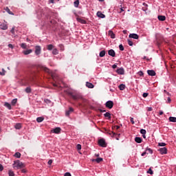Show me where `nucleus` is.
Instances as JSON below:
<instances>
[{
  "instance_id": "18",
  "label": "nucleus",
  "mask_w": 176,
  "mask_h": 176,
  "mask_svg": "<svg viewBox=\"0 0 176 176\" xmlns=\"http://www.w3.org/2000/svg\"><path fill=\"white\" fill-rule=\"evenodd\" d=\"M135 142H137L138 144H141L142 142V138H140V137H136L135 138Z\"/></svg>"
},
{
  "instance_id": "7",
  "label": "nucleus",
  "mask_w": 176,
  "mask_h": 176,
  "mask_svg": "<svg viewBox=\"0 0 176 176\" xmlns=\"http://www.w3.org/2000/svg\"><path fill=\"white\" fill-rule=\"evenodd\" d=\"M51 133H53L54 134H60V133H61V128L56 127L51 130Z\"/></svg>"
},
{
  "instance_id": "5",
  "label": "nucleus",
  "mask_w": 176,
  "mask_h": 176,
  "mask_svg": "<svg viewBox=\"0 0 176 176\" xmlns=\"http://www.w3.org/2000/svg\"><path fill=\"white\" fill-rule=\"evenodd\" d=\"M42 52V47L39 45L35 46V54L36 56H39Z\"/></svg>"
},
{
  "instance_id": "4",
  "label": "nucleus",
  "mask_w": 176,
  "mask_h": 176,
  "mask_svg": "<svg viewBox=\"0 0 176 176\" xmlns=\"http://www.w3.org/2000/svg\"><path fill=\"white\" fill-rule=\"evenodd\" d=\"M106 108L109 109H112L113 108V102L112 100H109L105 103Z\"/></svg>"
},
{
  "instance_id": "13",
  "label": "nucleus",
  "mask_w": 176,
  "mask_h": 176,
  "mask_svg": "<svg viewBox=\"0 0 176 176\" xmlns=\"http://www.w3.org/2000/svg\"><path fill=\"white\" fill-rule=\"evenodd\" d=\"M129 36V38H132L133 39H138V38H140L138 34L134 33L130 34Z\"/></svg>"
},
{
  "instance_id": "21",
  "label": "nucleus",
  "mask_w": 176,
  "mask_h": 176,
  "mask_svg": "<svg viewBox=\"0 0 176 176\" xmlns=\"http://www.w3.org/2000/svg\"><path fill=\"white\" fill-rule=\"evenodd\" d=\"M41 69H43V71H45V72H47V74H50V69H49L47 67L45 66H42Z\"/></svg>"
},
{
  "instance_id": "52",
  "label": "nucleus",
  "mask_w": 176,
  "mask_h": 176,
  "mask_svg": "<svg viewBox=\"0 0 176 176\" xmlns=\"http://www.w3.org/2000/svg\"><path fill=\"white\" fill-rule=\"evenodd\" d=\"M11 34H12L13 35H14V27H13L11 30H10Z\"/></svg>"
},
{
  "instance_id": "45",
  "label": "nucleus",
  "mask_w": 176,
  "mask_h": 176,
  "mask_svg": "<svg viewBox=\"0 0 176 176\" xmlns=\"http://www.w3.org/2000/svg\"><path fill=\"white\" fill-rule=\"evenodd\" d=\"M128 45H129V46H133V45H134V43H133V41H131V40L128 39Z\"/></svg>"
},
{
  "instance_id": "51",
  "label": "nucleus",
  "mask_w": 176,
  "mask_h": 176,
  "mask_svg": "<svg viewBox=\"0 0 176 176\" xmlns=\"http://www.w3.org/2000/svg\"><path fill=\"white\" fill-rule=\"evenodd\" d=\"M138 74H139L140 76H144V72H142V71H140L138 72Z\"/></svg>"
},
{
  "instance_id": "29",
  "label": "nucleus",
  "mask_w": 176,
  "mask_h": 176,
  "mask_svg": "<svg viewBox=\"0 0 176 176\" xmlns=\"http://www.w3.org/2000/svg\"><path fill=\"white\" fill-rule=\"evenodd\" d=\"M169 122H172L173 123H176V118L169 117Z\"/></svg>"
},
{
  "instance_id": "47",
  "label": "nucleus",
  "mask_w": 176,
  "mask_h": 176,
  "mask_svg": "<svg viewBox=\"0 0 176 176\" xmlns=\"http://www.w3.org/2000/svg\"><path fill=\"white\" fill-rule=\"evenodd\" d=\"M140 133L144 135V134H146V130L145 129H141L140 130Z\"/></svg>"
},
{
  "instance_id": "64",
  "label": "nucleus",
  "mask_w": 176,
  "mask_h": 176,
  "mask_svg": "<svg viewBox=\"0 0 176 176\" xmlns=\"http://www.w3.org/2000/svg\"><path fill=\"white\" fill-rule=\"evenodd\" d=\"M168 102H171V99L170 98H168Z\"/></svg>"
},
{
  "instance_id": "36",
  "label": "nucleus",
  "mask_w": 176,
  "mask_h": 176,
  "mask_svg": "<svg viewBox=\"0 0 176 176\" xmlns=\"http://www.w3.org/2000/svg\"><path fill=\"white\" fill-rule=\"evenodd\" d=\"M8 175L9 176H14V172L12 170H8Z\"/></svg>"
},
{
  "instance_id": "20",
  "label": "nucleus",
  "mask_w": 176,
  "mask_h": 176,
  "mask_svg": "<svg viewBox=\"0 0 176 176\" xmlns=\"http://www.w3.org/2000/svg\"><path fill=\"white\" fill-rule=\"evenodd\" d=\"M158 20H160V21H164L166 20V16H163V15H160L157 16Z\"/></svg>"
},
{
  "instance_id": "23",
  "label": "nucleus",
  "mask_w": 176,
  "mask_h": 176,
  "mask_svg": "<svg viewBox=\"0 0 176 176\" xmlns=\"http://www.w3.org/2000/svg\"><path fill=\"white\" fill-rule=\"evenodd\" d=\"M43 120H45V118H43V117H38L37 118H36V122H38V123H42V121Z\"/></svg>"
},
{
  "instance_id": "9",
  "label": "nucleus",
  "mask_w": 176,
  "mask_h": 176,
  "mask_svg": "<svg viewBox=\"0 0 176 176\" xmlns=\"http://www.w3.org/2000/svg\"><path fill=\"white\" fill-rule=\"evenodd\" d=\"M116 72L118 75H124V69L123 67L118 68Z\"/></svg>"
},
{
  "instance_id": "59",
  "label": "nucleus",
  "mask_w": 176,
  "mask_h": 176,
  "mask_svg": "<svg viewBox=\"0 0 176 176\" xmlns=\"http://www.w3.org/2000/svg\"><path fill=\"white\" fill-rule=\"evenodd\" d=\"M131 123H132V124H134V118H131Z\"/></svg>"
},
{
  "instance_id": "17",
  "label": "nucleus",
  "mask_w": 176,
  "mask_h": 176,
  "mask_svg": "<svg viewBox=\"0 0 176 176\" xmlns=\"http://www.w3.org/2000/svg\"><path fill=\"white\" fill-rule=\"evenodd\" d=\"M146 152H147V153H149L150 155H153V150H152V148H149V147H146L145 148Z\"/></svg>"
},
{
  "instance_id": "48",
  "label": "nucleus",
  "mask_w": 176,
  "mask_h": 176,
  "mask_svg": "<svg viewBox=\"0 0 176 176\" xmlns=\"http://www.w3.org/2000/svg\"><path fill=\"white\" fill-rule=\"evenodd\" d=\"M145 155H149V153L146 152V150H145L142 154L141 156H145Z\"/></svg>"
},
{
  "instance_id": "46",
  "label": "nucleus",
  "mask_w": 176,
  "mask_h": 176,
  "mask_svg": "<svg viewBox=\"0 0 176 176\" xmlns=\"http://www.w3.org/2000/svg\"><path fill=\"white\" fill-rule=\"evenodd\" d=\"M6 10L7 13H8L9 14H13L12 11H10V9H9V8H7L6 9Z\"/></svg>"
},
{
  "instance_id": "62",
  "label": "nucleus",
  "mask_w": 176,
  "mask_h": 176,
  "mask_svg": "<svg viewBox=\"0 0 176 176\" xmlns=\"http://www.w3.org/2000/svg\"><path fill=\"white\" fill-rule=\"evenodd\" d=\"M159 114H160V116L163 115V111H160Z\"/></svg>"
},
{
  "instance_id": "25",
  "label": "nucleus",
  "mask_w": 176,
  "mask_h": 176,
  "mask_svg": "<svg viewBox=\"0 0 176 176\" xmlns=\"http://www.w3.org/2000/svg\"><path fill=\"white\" fill-rule=\"evenodd\" d=\"M77 21H78V23H81V24H86V21L80 18H78Z\"/></svg>"
},
{
  "instance_id": "60",
  "label": "nucleus",
  "mask_w": 176,
  "mask_h": 176,
  "mask_svg": "<svg viewBox=\"0 0 176 176\" xmlns=\"http://www.w3.org/2000/svg\"><path fill=\"white\" fill-rule=\"evenodd\" d=\"M49 2L50 3H54V0H50Z\"/></svg>"
},
{
  "instance_id": "30",
  "label": "nucleus",
  "mask_w": 176,
  "mask_h": 176,
  "mask_svg": "<svg viewBox=\"0 0 176 176\" xmlns=\"http://www.w3.org/2000/svg\"><path fill=\"white\" fill-rule=\"evenodd\" d=\"M14 127L16 130H20V129H21V124L20 123H17L15 124Z\"/></svg>"
},
{
  "instance_id": "15",
  "label": "nucleus",
  "mask_w": 176,
  "mask_h": 176,
  "mask_svg": "<svg viewBox=\"0 0 176 176\" xmlns=\"http://www.w3.org/2000/svg\"><path fill=\"white\" fill-rule=\"evenodd\" d=\"M71 112H74V108H72V107H69V110L66 111V112H65L66 116H69V115L71 114Z\"/></svg>"
},
{
  "instance_id": "41",
  "label": "nucleus",
  "mask_w": 176,
  "mask_h": 176,
  "mask_svg": "<svg viewBox=\"0 0 176 176\" xmlns=\"http://www.w3.org/2000/svg\"><path fill=\"white\" fill-rule=\"evenodd\" d=\"M148 174H151V175H153V170H152V168H149L147 171Z\"/></svg>"
},
{
  "instance_id": "58",
  "label": "nucleus",
  "mask_w": 176,
  "mask_h": 176,
  "mask_svg": "<svg viewBox=\"0 0 176 176\" xmlns=\"http://www.w3.org/2000/svg\"><path fill=\"white\" fill-rule=\"evenodd\" d=\"M47 163L50 166H51L52 163H53V160H50Z\"/></svg>"
},
{
  "instance_id": "16",
  "label": "nucleus",
  "mask_w": 176,
  "mask_h": 176,
  "mask_svg": "<svg viewBox=\"0 0 176 176\" xmlns=\"http://www.w3.org/2000/svg\"><path fill=\"white\" fill-rule=\"evenodd\" d=\"M23 53L25 56H28V54H31L32 53V50H27L23 51Z\"/></svg>"
},
{
  "instance_id": "35",
  "label": "nucleus",
  "mask_w": 176,
  "mask_h": 176,
  "mask_svg": "<svg viewBox=\"0 0 176 176\" xmlns=\"http://www.w3.org/2000/svg\"><path fill=\"white\" fill-rule=\"evenodd\" d=\"M6 74V71L5 70V69H2V72H0V75L1 76H5Z\"/></svg>"
},
{
  "instance_id": "42",
  "label": "nucleus",
  "mask_w": 176,
  "mask_h": 176,
  "mask_svg": "<svg viewBox=\"0 0 176 176\" xmlns=\"http://www.w3.org/2000/svg\"><path fill=\"white\" fill-rule=\"evenodd\" d=\"M95 160L97 163H100V162H102V158L101 157L96 158Z\"/></svg>"
},
{
  "instance_id": "22",
  "label": "nucleus",
  "mask_w": 176,
  "mask_h": 176,
  "mask_svg": "<svg viewBox=\"0 0 176 176\" xmlns=\"http://www.w3.org/2000/svg\"><path fill=\"white\" fill-rule=\"evenodd\" d=\"M4 107L8 108V109H12V104H10L9 102H5Z\"/></svg>"
},
{
  "instance_id": "11",
  "label": "nucleus",
  "mask_w": 176,
  "mask_h": 176,
  "mask_svg": "<svg viewBox=\"0 0 176 176\" xmlns=\"http://www.w3.org/2000/svg\"><path fill=\"white\" fill-rule=\"evenodd\" d=\"M147 74H148V75H149V76H156V72L154 70H148Z\"/></svg>"
},
{
  "instance_id": "28",
  "label": "nucleus",
  "mask_w": 176,
  "mask_h": 176,
  "mask_svg": "<svg viewBox=\"0 0 176 176\" xmlns=\"http://www.w3.org/2000/svg\"><path fill=\"white\" fill-rule=\"evenodd\" d=\"M14 156V157H16L17 159H20V157H21V153H20L19 152H16V153H15Z\"/></svg>"
},
{
  "instance_id": "32",
  "label": "nucleus",
  "mask_w": 176,
  "mask_h": 176,
  "mask_svg": "<svg viewBox=\"0 0 176 176\" xmlns=\"http://www.w3.org/2000/svg\"><path fill=\"white\" fill-rule=\"evenodd\" d=\"M104 118H108L109 119H111V113L107 112L104 114Z\"/></svg>"
},
{
  "instance_id": "54",
  "label": "nucleus",
  "mask_w": 176,
  "mask_h": 176,
  "mask_svg": "<svg viewBox=\"0 0 176 176\" xmlns=\"http://www.w3.org/2000/svg\"><path fill=\"white\" fill-rule=\"evenodd\" d=\"M8 47H10V49H14V46L12 44H8Z\"/></svg>"
},
{
  "instance_id": "38",
  "label": "nucleus",
  "mask_w": 176,
  "mask_h": 176,
  "mask_svg": "<svg viewBox=\"0 0 176 176\" xmlns=\"http://www.w3.org/2000/svg\"><path fill=\"white\" fill-rule=\"evenodd\" d=\"M12 105H16L17 104V98L13 99L11 102Z\"/></svg>"
},
{
  "instance_id": "63",
  "label": "nucleus",
  "mask_w": 176,
  "mask_h": 176,
  "mask_svg": "<svg viewBox=\"0 0 176 176\" xmlns=\"http://www.w3.org/2000/svg\"><path fill=\"white\" fill-rule=\"evenodd\" d=\"M148 111L151 112V111H152V107H148Z\"/></svg>"
},
{
  "instance_id": "37",
  "label": "nucleus",
  "mask_w": 176,
  "mask_h": 176,
  "mask_svg": "<svg viewBox=\"0 0 176 176\" xmlns=\"http://www.w3.org/2000/svg\"><path fill=\"white\" fill-rule=\"evenodd\" d=\"M21 47L22 49H27V44H26L25 43H22L21 44Z\"/></svg>"
},
{
  "instance_id": "12",
  "label": "nucleus",
  "mask_w": 176,
  "mask_h": 176,
  "mask_svg": "<svg viewBox=\"0 0 176 176\" xmlns=\"http://www.w3.org/2000/svg\"><path fill=\"white\" fill-rule=\"evenodd\" d=\"M85 86L88 87V89H94V85L89 82H86Z\"/></svg>"
},
{
  "instance_id": "27",
  "label": "nucleus",
  "mask_w": 176,
  "mask_h": 176,
  "mask_svg": "<svg viewBox=\"0 0 176 176\" xmlns=\"http://www.w3.org/2000/svg\"><path fill=\"white\" fill-rule=\"evenodd\" d=\"M52 54H54V56H57V54H58V50H57V48L53 49Z\"/></svg>"
},
{
  "instance_id": "61",
  "label": "nucleus",
  "mask_w": 176,
  "mask_h": 176,
  "mask_svg": "<svg viewBox=\"0 0 176 176\" xmlns=\"http://www.w3.org/2000/svg\"><path fill=\"white\" fill-rule=\"evenodd\" d=\"M122 12H124V10L123 9V8H120V13H122Z\"/></svg>"
},
{
  "instance_id": "8",
  "label": "nucleus",
  "mask_w": 176,
  "mask_h": 176,
  "mask_svg": "<svg viewBox=\"0 0 176 176\" xmlns=\"http://www.w3.org/2000/svg\"><path fill=\"white\" fill-rule=\"evenodd\" d=\"M158 151L161 155H167V148L166 147L161 148Z\"/></svg>"
},
{
  "instance_id": "55",
  "label": "nucleus",
  "mask_w": 176,
  "mask_h": 176,
  "mask_svg": "<svg viewBox=\"0 0 176 176\" xmlns=\"http://www.w3.org/2000/svg\"><path fill=\"white\" fill-rule=\"evenodd\" d=\"M143 97H144V98H146V97H148V93H144Z\"/></svg>"
},
{
  "instance_id": "33",
  "label": "nucleus",
  "mask_w": 176,
  "mask_h": 176,
  "mask_svg": "<svg viewBox=\"0 0 176 176\" xmlns=\"http://www.w3.org/2000/svg\"><path fill=\"white\" fill-rule=\"evenodd\" d=\"M100 57H104L105 56V50H102L99 54Z\"/></svg>"
},
{
  "instance_id": "49",
  "label": "nucleus",
  "mask_w": 176,
  "mask_h": 176,
  "mask_svg": "<svg viewBox=\"0 0 176 176\" xmlns=\"http://www.w3.org/2000/svg\"><path fill=\"white\" fill-rule=\"evenodd\" d=\"M25 91L26 93H31V87H27Z\"/></svg>"
},
{
  "instance_id": "19",
  "label": "nucleus",
  "mask_w": 176,
  "mask_h": 176,
  "mask_svg": "<svg viewBox=\"0 0 176 176\" xmlns=\"http://www.w3.org/2000/svg\"><path fill=\"white\" fill-rule=\"evenodd\" d=\"M109 36H111V39H115L116 36H115V34H113V31L109 30Z\"/></svg>"
},
{
  "instance_id": "1",
  "label": "nucleus",
  "mask_w": 176,
  "mask_h": 176,
  "mask_svg": "<svg viewBox=\"0 0 176 176\" xmlns=\"http://www.w3.org/2000/svg\"><path fill=\"white\" fill-rule=\"evenodd\" d=\"M12 167L14 170H20L21 168H24V167H25V166L20 160H16V161H14Z\"/></svg>"
},
{
  "instance_id": "34",
  "label": "nucleus",
  "mask_w": 176,
  "mask_h": 176,
  "mask_svg": "<svg viewBox=\"0 0 176 176\" xmlns=\"http://www.w3.org/2000/svg\"><path fill=\"white\" fill-rule=\"evenodd\" d=\"M75 8H78L79 7V0H76L74 2Z\"/></svg>"
},
{
  "instance_id": "53",
  "label": "nucleus",
  "mask_w": 176,
  "mask_h": 176,
  "mask_svg": "<svg viewBox=\"0 0 176 176\" xmlns=\"http://www.w3.org/2000/svg\"><path fill=\"white\" fill-rule=\"evenodd\" d=\"M64 176H72L69 172H67L65 173Z\"/></svg>"
},
{
  "instance_id": "2",
  "label": "nucleus",
  "mask_w": 176,
  "mask_h": 176,
  "mask_svg": "<svg viewBox=\"0 0 176 176\" xmlns=\"http://www.w3.org/2000/svg\"><path fill=\"white\" fill-rule=\"evenodd\" d=\"M68 94L69 96H71L73 100H80V98H82V96H80V94H74L72 92H69Z\"/></svg>"
},
{
  "instance_id": "39",
  "label": "nucleus",
  "mask_w": 176,
  "mask_h": 176,
  "mask_svg": "<svg viewBox=\"0 0 176 176\" xmlns=\"http://www.w3.org/2000/svg\"><path fill=\"white\" fill-rule=\"evenodd\" d=\"M58 47H60V52H64L65 49H64V45L63 44H60L58 45Z\"/></svg>"
},
{
  "instance_id": "50",
  "label": "nucleus",
  "mask_w": 176,
  "mask_h": 176,
  "mask_svg": "<svg viewBox=\"0 0 176 176\" xmlns=\"http://www.w3.org/2000/svg\"><path fill=\"white\" fill-rule=\"evenodd\" d=\"M76 148H77L78 151H80V149H82V145L77 144Z\"/></svg>"
},
{
  "instance_id": "56",
  "label": "nucleus",
  "mask_w": 176,
  "mask_h": 176,
  "mask_svg": "<svg viewBox=\"0 0 176 176\" xmlns=\"http://www.w3.org/2000/svg\"><path fill=\"white\" fill-rule=\"evenodd\" d=\"M0 171H3V166L0 164Z\"/></svg>"
},
{
  "instance_id": "3",
  "label": "nucleus",
  "mask_w": 176,
  "mask_h": 176,
  "mask_svg": "<svg viewBox=\"0 0 176 176\" xmlns=\"http://www.w3.org/2000/svg\"><path fill=\"white\" fill-rule=\"evenodd\" d=\"M8 28H9V26L8 25V22H6V21H4L3 23L0 24V30L6 31V30H8Z\"/></svg>"
},
{
  "instance_id": "24",
  "label": "nucleus",
  "mask_w": 176,
  "mask_h": 176,
  "mask_svg": "<svg viewBox=\"0 0 176 176\" xmlns=\"http://www.w3.org/2000/svg\"><path fill=\"white\" fill-rule=\"evenodd\" d=\"M143 6L144 7L142 8V10L146 12L148 10V4H146V3H143Z\"/></svg>"
},
{
  "instance_id": "31",
  "label": "nucleus",
  "mask_w": 176,
  "mask_h": 176,
  "mask_svg": "<svg viewBox=\"0 0 176 176\" xmlns=\"http://www.w3.org/2000/svg\"><path fill=\"white\" fill-rule=\"evenodd\" d=\"M120 90H124L126 89V85L124 84H120L119 85Z\"/></svg>"
},
{
  "instance_id": "43",
  "label": "nucleus",
  "mask_w": 176,
  "mask_h": 176,
  "mask_svg": "<svg viewBox=\"0 0 176 176\" xmlns=\"http://www.w3.org/2000/svg\"><path fill=\"white\" fill-rule=\"evenodd\" d=\"M119 49L121 52H123V50H124V47H123V45L120 44L119 45Z\"/></svg>"
},
{
  "instance_id": "40",
  "label": "nucleus",
  "mask_w": 176,
  "mask_h": 176,
  "mask_svg": "<svg viewBox=\"0 0 176 176\" xmlns=\"http://www.w3.org/2000/svg\"><path fill=\"white\" fill-rule=\"evenodd\" d=\"M44 102H45V104H52V100L49 99H45Z\"/></svg>"
},
{
  "instance_id": "6",
  "label": "nucleus",
  "mask_w": 176,
  "mask_h": 176,
  "mask_svg": "<svg viewBox=\"0 0 176 176\" xmlns=\"http://www.w3.org/2000/svg\"><path fill=\"white\" fill-rule=\"evenodd\" d=\"M98 145L102 146V148H105L107 146V143H105V140L100 139L98 140Z\"/></svg>"
},
{
  "instance_id": "14",
  "label": "nucleus",
  "mask_w": 176,
  "mask_h": 176,
  "mask_svg": "<svg viewBox=\"0 0 176 176\" xmlns=\"http://www.w3.org/2000/svg\"><path fill=\"white\" fill-rule=\"evenodd\" d=\"M96 15L98 16V17H100V19H105V14H102L101 11H98L96 13Z\"/></svg>"
},
{
  "instance_id": "44",
  "label": "nucleus",
  "mask_w": 176,
  "mask_h": 176,
  "mask_svg": "<svg viewBox=\"0 0 176 176\" xmlns=\"http://www.w3.org/2000/svg\"><path fill=\"white\" fill-rule=\"evenodd\" d=\"M158 146H166V143L160 142V143H158Z\"/></svg>"
},
{
  "instance_id": "10",
  "label": "nucleus",
  "mask_w": 176,
  "mask_h": 176,
  "mask_svg": "<svg viewBox=\"0 0 176 176\" xmlns=\"http://www.w3.org/2000/svg\"><path fill=\"white\" fill-rule=\"evenodd\" d=\"M109 56H111V57H115L116 56V53L115 52V50H109L108 51Z\"/></svg>"
},
{
  "instance_id": "57",
  "label": "nucleus",
  "mask_w": 176,
  "mask_h": 176,
  "mask_svg": "<svg viewBox=\"0 0 176 176\" xmlns=\"http://www.w3.org/2000/svg\"><path fill=\"white\" fill-rule=\"evenodd\" d=\"M113 69H116V68H118V65L116 64H114L112 65Z\"/></svg>"
},
{
  "instance_id": "26",
  "label": "nucleus",
  "mask_w": 176,
  "mask_h": 176,
  "mask_svg": "<svg viewBox=\"0 0 176 176\" xmlns=\"http://www.w3.org/2000/svg\"><path fill=\"white\" fill-rule=\"evenodd\" d=\"M47 50H53V49H54V45H53L52 44H50L47 45Z\"/></svg>"
}]
</instances>
